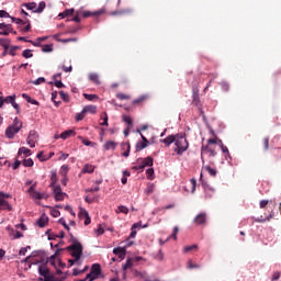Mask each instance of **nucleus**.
I'll use <instances>...</instances> for the list:
<instances>
[{"label":"nucleus","instance_id":"obj_1","mask_svg":"<svg viewBox=\"0 0 281 281\" xmlns=\"http://www.w3.org/2000/svg\"><path fill=\"white\" fill-rule=\"evenodd\" d=\"M216 145H217L216 138H209L206 145L201 146L202 167H205V158H204L205 154H209L210 158H214L215 156H217Z\"/></svg>","mask_w":281,"mask_h":281},{"label":"nucleus","instance_id":"obj_2","mask_svg":"<svg viewBox=\"0 0 281 281\" xmlns=\"http://www.w3.org/2000/svg\"><path fill=\"white\" fill-rule=\"evenodd\" d=\"M70 237L72 239V244L67 246V250H70V255L75 258V262L81 263L80 258L83 255V246L81 241H78V239L75 238L72 233H70Z\"/></svg>","mask_w":281,"mask_h":281},{"label":"nucleus","instance_id":"obj_3","mask_svg":"<svg viewBox=\"0 0 281 281\" xmlns=\"http://www.w3.org/2000/svg\"><path fill=\"white\" fill-rule=\"evenodd\" d=\"M175 145H176L175 151H177L179 156H181L184 151H187V149H189V142L186 134H176Z\"/></svg>","mask_w":281,"mask_h":281},{"label":"nucleus","instance_id":"obj_4","mask_svg":"<svg viewBox=\"0 0 281 281\" xmlns=\"http://www.w3.org/2000/svg\"><path fill=\"white\" fill-rule=\"evenodd\" d=\"M100 276H102L101 263H92L90 272H88V274H86V280H88V281L99 280Z\"/></svg>","mask_w":281,"mask_h":281},{"label":"nucleus","instance_id":"obj_5","mask_svg":"<svg viewBox=\"0 0 281 281\" xmlns=\"http://www.w3.org/2000/svg\"><path fill=\"white\" fill-rule=\"evenodd\" d=\"M48 261H42L38 266V273L44 278V281H55L54 274H49L50 270L47 266Z\"/></svg>","mask_w":281,"mask_h":281},{"label":"nucleus","instance_id":"obj_6","mask_svg":"<svg viewBox=\"0 0 281 281\" xmlns=\"http://www.w3.org/2000/svg\"><path fill=\"white\" fill-rule=\"evenodd\" d=\"M146 165H154V158L151 156H147L146 158H137L136 165L132 167L136 171H144Z\"/></svg>","mask_w":281,"mask_h":281},{"label":"nucleus","instance_id":"obj_7","mask_svg":"<svg viewBox=\"0 0 281 281\" xmlns=\"http://www.w3.org/2000/svg\"><path fill=\"white\" fill-rule=\"evenodd\" d=\"M5 198H10V193L0 191V211H12V204Z\"/></svg>","mask_w":281,"mask_h":281},{"label":"nucleus","instance_id":"obj_8","mask_svg":"<svg viewBox=\"0 0 281 281\" xmlns=\"http://www.w3.org/2000/svg\"><path fill=\"white\" fill-rule=\"evenodd\" d=\"M202 187L204 189V198L206 200H211L212 198H214L216 191H215V189L213 187H211L206 182H202Z\"/></svg>","mask_w":281,"mask_h":281},{"label":"nucleus","instance_id":"obj_9","mask_svg":"<svg viewBox=\"0 0 281 281\" xmlns=\"http://www.w3.org/2000/svg\"><path fill=\"white\" fill-rule=\"evenodd\" d=\"M40 136L36 132V130H31V132H29V136L26 138V143L31 146V147H35L37 140H38Z\"/></svg>","mask_w":281,"mask_h":281},{"label":"nucleus","instance_id":"obj_10","mask_svg":"<svg viewBox=\"0 0 281 281\" xmlns=\"http://www.w3.org/2000/svg\"><path fill=\"white\" fill-rule=\"evenodd\" d=\"M4 103H11L15 109L16 114H20V105L16 103V94H11L4 98Z\"/></svg>","mask_w":281,"mask_h":281},{"label":"nucleus","instance_id":"obj_11","mask_svg":"<svg viewBox=\"0 0 281 281\" xmlns=\"http://www.w3.org/2000/svg\"><path fill=\"white\" fill-rule=\"evenodd\" d=\"M137 132L140 134L142 140H138V143H136V150L140 151L142 149H145V147H147L149 140L148 138H146V136H144V134H142L140 130H137Z\"/></svg>","mask_w":281,"mask_h":281},{"label":"nucleus","instance_id":"obj_12","mask_svg":"<svg viewBox=\"0 0 281 281\" xmlns=\"http://www.w3.org/2000/svg\"><path fill=\"white\" fill-rule=\"evenodd\" d=\"M13 32L12 24L0 23V35H10Z\"/></svg>","mask_w":281,"mask_h":281},{"label":"nucleus","instance_id":"obj_13","mask_svg":"<svg viewBox=\"0 0 281 281\" xmlns=\"http://www.w3.org/2000/svg\"><path fill=\"white\" fill-rule=\"evenodd\" d=\"M193 222L195 224H206V222H207V213H205V212L198 213V215H195V217L193 218Z\"/></svg>","mask_w":281,"mask_h":281},{"label":"nucleus","instance_id":"obj_14","mask_svg":"<svg viewBox=\"0 0 281 281\" xmlns=\"http://www.w3.org/2000/svg\"><path fill=\"white\" fill-rule=\"evenodd\" d=\"M54 195H55V200L57 201L65 200V193L60 184H56V187H54Z\"/></svg>","mask_w":281,"mask_h":281},{"label":"nucleus","instance_id":"obj_15","mask_svg":"<svg viewBox=\"0 0 281 281\" xmlns=\"http://www.w3.org/2000/svg\"><path fill=\"white\" fill-rule=\"evenodd\" d=\"M10 44H11V40L4 38V37H0V46L3 47V57H5V55H8V50L10 48Z\"/></svg>","mask_w":281,"mask_h":281},{"label":"nucleus","instance_id":"obj_16","mask_svg":"<svg viewBox=\"0 0 281 281\" xmlns=\"http://www.w3.org/2000/svg\"><path fill=\"white\" fill-rule=\"evenodd\" d=\"M133 13V9H122L121 11H110L109 15H131Z\"/></svg>","mask_w":281,"mask_h":281},{"label":"nucleus","instance_id":"obj_17","mask_svg":"<svg viewBox=\"0 0 281 281\" xmlns=\"http://www.w3.org/2000/svg\"><path fill=\"white\" fill-rule=\"evenodd\" d=\"M15 125H14V121H13V124L12 125H9V127H7L5 130V136L8 138H14L15 136Z\"/></svg>","mask_w":281,"mask_h":281},{"label":"nucleus","instance_id":"obj_18","mask_svg":"<svg viewBox=\"0 0 281 281\" xmlns=\"http://www.w3.org/2000/svg\"><path fill=\"white\" fill-rule=\"evenodd\" d=\"M114 255H119L120 259H124L126 257V248H122V246H117L113 248Z\"/></svg>","mask_w":281,"mask_h":281},{"label":"nucleus","instance_id":"obj_19","mask_svg":"<svg viewBox=\"0 0 281 281\" xmlns=\"http://www.w3.org/2000/svg\"><path fill=\"white\" fill-rule=\"evenodd\" d=\"M8 229L10 231L9 235L12 239H19L20 237H23V233H21V231H14V228H10V226H8Z\"/></svg>","mask_w":281,"mask_h":281},{"label":"nucleus","instance_id":"obj_20","mask_svg":"<svg viewBox=\"0 0 281 281\" xmlns=\"http://www.w3.org/2000/svg\"><path fill=\"white\" fill-rule=\"evenodd\" d=\"M121 147L123 149L122 156H125V158H127L131 154V143H122Z\"/></svg>","mask_w":281,"mask_h":281},{"label":"nucleus","instance_id":"obj_21","mask_svg":"<svg viewBox=\"0 0 281 281\" xmlns=\"http://www.w3.org/2000/svg\"><path fill=\"white\" fill-rule=\"evenodd\" d=\"M70 136H76L75 130H66L65 132H61V134H60V138H63L64 140H66Z\"/></svg>","mask_w":281,"mask_h":281},{"label":"nucleus","instance_id":"obj_22","mask_svg":"<svg viewBox=\"0 0 281 281\" xmlns=\"http://www.w3.org/2000/svg\"><path fill=\"white\" fill-rule=\"evenodd\" d=\"M58 180L57 171H50V187L54 189L55 193V187H57L56 182Z\"/></svg>","mask_w":281,"mask_h":281},{"label":"nucleus","instance_id":"obj_23","mask_svg":"<svg viewBox=\"0 0 281 281\" xmlns=\"http://www.w3.org/2000/svg\"><path fill=\"white\" fill-rule=\"evenodd\" d=\"M49 222V217L48 215H42L38 220H37V225L41 226V227H44L46 226V224H48Z\"/></svg>","mask_w":281,"mask_h":281},{"label":"nucleus","instance_id":"obj_24","mask_svg":"<svg viewBox=\"0 0 281 281\" xmlns=\"http://www.w3.org/2000/svg\"><path fill=\"white\" fill-rule=\"evenodd\" d=\"M13 122H14L15 134H18L20 132V130H22L23 123H22V121H20L19 116H15V119H13Z\"/></svg>","mask_w":281,"mask_h":281},{"label":"nucleus","instance_id":"obj_25","mask_svg":"<svg viewBox=\"0 0 281 281\" xmlns=\"http://www.w3.org/2000/svg\"><path fill=\"white\" fill-rule=\"evenodd\" d=\"M115 147H117V143H115V140H106L103 145L105 150L115 149Z\"/></svg>","mask_w":281,"mask_h":281},{"label":"nucleus","instance_id":"obj_26","mask_svg":"<svg viewBox=\"0 0 281 281\" xmlns=\"http://www.w3.org/2000/svg\"><path fill=\"white\" fill-rule=\"evenodd\" d=\"M162 143H165V145L169 147L172 143H176V135L171 134L170 136H167L162 139Z\"/></svg>","mask_w":281,"mask_h":281},{"label":"nucleus","instance_id":"obj_27","mask_svg":"<svg viewBox=\"0 0 281 281\" xmlns=\"http://www.w3.org/2000/svg\"><path fill=\"white\" fill-rule=\"evenodd\" d=\"M89 79H90V81H93V83H97V86H99L101 83L100 77L97 72H90Z\"/></svg>","mask_w":281,"mask_h":281},{"label":"nucleus","instance_id":"obj_28","mask_svg":"<svg viewBox=\"0 0 281 281\" xmlns=\"http://www.w3.org/2000/svg\"><path fill=\"white\" fill-rule=\"evenodd\" d=\"M146 167H149L146 171L147 178L149 180H153L155 178V169H154L153 165H146Z\"/></svg>","mask_w":281,"mask_h":281},{"label":"nucleus","instance_id":"obj_29","mask_svg":"<svg viewBox=\"0 0 281 281\" xmlns=\"http://www.w3.org/2000/svg\"><path fill=\"white\" fill-rule=\"evenodd\" d=\"M22 98L26 99L27 103H32L33 105H40V101H37L36 99H32L30 94L23 93Z\"/></svg>","mask_w":281,"mask_h":281},{"label":"nucleus","instance_id":"obj_30","mask_svg":"<svg viewBox=\"0 0 281 281\" xmlns=\"http://www.w3.org/2000/svg\"><path fill=\"white\" fill-rule=\"evenodd\" d=\"M202 169L207 171L210 173V176H213V177L217 176V169H214L210 165H205L204 167H202Z\"/></svg>","mask_w":281,"mask_h":281},{"label":"nucleus","instance_id":"obj_31","mask_svg":"<svg viewBox=\"0 0 281 281\" xmlns=\"http://www.w3.org/2000/svg\"><path fill=\"white\" fill-rule=\"evenodd\" d=\"M86 114H87V109L85 105V108L81 110V112H78L76 114V121H83V119L86 117Z\"/></svg>","mask_w":281,"mask_h":281},{"label":"nucleus","instance_id":"obj_32","mask_svg":"<svg viewBox=\"0 0 281 281\" xmlns=\"http://www.w3.org/2000/svg\"><path fill=\"white\" fill-rule=\"evenodd\" d=\"M22 154L31 156L32 151L31 149H29V147H20V149L18 150V156H22Z\"/></svg>","mask_w":281,"mask_h":281},{"label":"nucleus","instance_id":"obj_33","mask_svg":"<svg viewBox=\"0 0 281 281\" xmlns=\"http://www.w3.org/2000/svg\"><path fill=\"white\" fill-rule=\"evenodd\" d=\"M90 113V114H97L98 112V106L97 105H86V114L87 113Z\"/></svg>","mask_w":281,"mask_h":281},{"label":"nucleus","instance_id":"obj_34","mask_svg":"<svg viewBox=\"0 0 281 281\" xmlns=\"http://www.w3.org/2000/svg\"><path fill=\"white\" fill-rule=\"evenodd\" d=\"M24 24H26V26L20 27V31H21L22 33H29V32L31 31V29H32L30 20H26V21L24 22Z\"/></svg>","mask_w":281,"mask_h":281},{"label":"nucleus","instance_id":"obj_35","mask_svg":"<svg viewBox=\"0 0 281 281\" xmlns=\"http://www.w3.org/2000/svg\"><path fill=\"white\" fill-rule=\"evenodd\" d=\"M101 123L100 125H106L109 126V114H106V112H103V114H101Z\"/></svg>","mask_w":281,"mask_h":281},{"label":"nucleus","instance_id":"obj_36","mask_svg":"<svg viewBox=\"0 0 281 281\" xmlns=\"http://www.w3.org/2000/svg\"><path fill=\"white\" fill-rule=\"evenodd\" d=\"M83 173H93L94 171V167L93 165H85L83 169H82Z\"/></svg>","mask_w":281,"mask_h":281},{"label":"nucleus","instance_id":"obj_37","mask_svg":"<svg viewBox=\"0 0 281 281\" xmlns=\"http://www.w3.org/2000/svg\"><path fill=\"white\" fill-rule=\"evenodd\" d=\"M24 7H26L29 11H33L34 13H36V7H37L36 2H29L24 4Z\"/></svg>","mask_w":281,"mask_h":281},{"label":"nucleus","instance_id":"obj_38","mask_svg":"<svg viewBox=\"0 0 281 281\" xmlns=\"http://www.w3.org/2000/svg\"><path fill=\"white\" fill-rule=\"evenodd\" d=\"M138 226H140L139 222H135L132 226V232L130 234V237L133 238V237H136L137 235V231H135V228H137Z\"/></svg>","mask_w":281,"mask_h":281},{"label":"nucleus","instance_id":"obj_39","mask_svg":"<svg viewBox=\"0 0 281 281\" xmlns=\"http://www.w3.org/2000/svg\"><path fill=\"white\" fill-rule=\"evenodd\" d=\"M100 12L92 13L91 11H81L82 18H92L93 15H100Z\"/></svg>","mask_w":281,"mask_h":281},{"label":"nucleus","instance_id":"obj_40","mask_svg":"<svg viewBox=\"0 0 281 281\" xmlns=\"http://www.w3.org/2000/svg\"><path fill=\"white\" fill-rule=\"evenodd\" d=\"M193 103L195 105H199L200 103V97H199V90L196 89H193Z\"/></svg>","mask_w":281,"mask_h":281},{"label":"nucleus","instance_id":"obj_41","mask_svg":"<svg viewBox=\"0 0 281 281\" xmlns=\"http://www.w3.org/2000/svg\"><path fill=\"white\" fill-rule=\"evenodd\" d=\"M147 99H148V94H142L137 99H134L133 103L134 104L143 103V101H146Z\"/></svg>","mask_w":281,"mask_h":281},{"label":"nucleus","instance_id":"obj_42","mask_svg":"<svg viewBox=\"0 0 281 281\" xmlns=\"http://www.w3.org/2000/svg\"><path fill=\"white\" fill-rule=\"evenodd\" d=\"M22 57H24L25 59H30L31 57H34V55L30 48H26L25 50H23Z\"/></svg>","mask_w":281,"mask_h":281},{"label":"nucleus","instance_id":"obj_43","mask_svg":"<svg viewBox=\"0 0 281 281\" xmlns=\"http://www.w3.org/2000/svg\"><path fill=\"white\" fill-rule=\"evenodd\" d=\"M46 9V2H40L38 7L35 8V13H43Z\"/></svg>","mask_w":281,"mask_h":281},{"label":"nucleus","instance_id":"obj_44","mask_svg":"<svg viewBox=\"0 0 281 281\" xmlns=\"http://www.w3.org/2000/svg\"><path fill=\"white\" fill-rule=\"evenodd\" d=\"M32 195H33V198H35V200H43V198H44V193L36 191V187L34 188V192L32 193Z\"/></svg>","mask_w":281,"mask_h":281},{"label":"nucleus","instance_id":"obj_45","mask_svg":"<svg viewBox=\"0 0 281 281\" xmlns=\"http://www.w3.org/2000/svg\"><path fill=\"white\" fill-rule=\"evenodd\" d=\"M11 22L18 24L20 31H21V27H22L21 25H22V24H25L24 20H21V18H11Z\"/></svg>","mask_w":281,"mask_h":281},{"label":"nucleus","instance_id":"obj_46","mask_svg":"<svg viewBox=\"0 0 281 281\" xmlns=\"http://www.w3.org/2000/svg\"><path fill=\"white\" fill-rule=\"evenodd\" d=\"M53 44H45L44 46H42V52L43 53H52L53 52Z\"/></svg>","mask_w":281,"mask_h":281},{"label":"nucleus","instance_id":"obj_47","mask_svg":"<svg viewBox=\"0 0 281 281\" xmlns=\"http://www.w3.org/2000/svg\"><path fill=\"white\" fill-rule=\"evenodd\" d=\"M122 120L124 121V123H127V125H133L132 116H128L127 114H123Z\"/></svg>","mask_w":281,"mask_h":281},{"label":"nucleus","instance_id":"obj_48","mask_svg":"<svg viewBox=\"0 0 281 281\" xmlns=\"http://www.w3.org/2000/svg\"><path fill=\"white\" fill-rule=\"evenodd\" d=\"M133 259H126L125 263H123V271H127L128 268H132Z\"/></svg>","mask_w":281,"mask_h":281},{"label":"nucleus","instance_id":"obj_49","mask_svg":"<svg viewBox=\"0 0 281 281\" xmlns=\"http://www.w3.org/2000/svg\"><path fill=\"white\" fill-rule=\"evenodd\" d=\"M23 165H24V167H33V165H34L33 158H24Z\"/></svg>","mask_w":281,"mask_h":281},{"label":"nucleus","instance_id":"obj_50","mask_svg":"<svg viewBox=\"0 0 281 281\" xmlns=\"http://www.w3.org/2000/svg\"><path fill=\"white\" fill-rule=\"evenodd\" d=\"M116 98L120 99L121 101L131 99L130 94H125L124 92H117Z\"/></svg>","mask_w":281,"mask_h":281},{"label":"nucleus","instance_id":"obj_51","mask_svg":"<svg viewBox=\"0 0 281 281\" xmlns=\"http://www.w3.org/2000/svg\"><path fill=\"white\" fill-rule=\"evenodd\" d=\"M117 213H125L127 214L128 213V206H125L124 204H121L119 207H117Z\"/></svg>","mask_w":281,"mask_h":281},{"label":"nucleus","instance_id":"obj_52","mask_svg":"<svg viewBox=\"0 0 281 281\" xmlns=\"http://www.w3.org/2000/svg\"><path fill=\"white\" fill-rule=\"evenodd\" d=\"M280 278H281L280 270H276V272L272 273L271 280L277 281V280H280Z\"/></svg>","mask_w":281,"mask_h":281},{"label":"nucleus","instance_id":"obj_53","mask_svg":"<svg viewBox=\"0 0 281 281\" xmlns=\"http://www.w3.org/2000/svg\"><path fill=\"white\" fill-rule=\"evenodd\" d=\"M85 99H87L88 101H94L95 99H99L98 94H83Z\"/></svg>","mask_w":281,"mask_h":281},{"label":"nucleus","instance_id":"obj_54","mask_svg":"<svg viewBox=\"0 0 281 281\" xmlns=\"http://www.w3.org/2000/svg\"><path fill=\"white\" fill-rule=\"evenodd\" d=\"M69 171V165H61L60 172L63 176L67 177V173Z\"/></svg>","mask_w":281,"mask_h":281},{"label":"nucleus","instance_id":"obj_55","mask_svg":"<svg viewBox=\"0 0 281 281\" xmlns=\"http://www.w3.org/2000/svg\"><path fill=\"white\" fill-rule=\"evenodd\" d=\"M58 222H59V224H63V226H64L67 231H70V226H69V224H67L65 217H59Z\"/></svg>","mask_w":281,"mask_h":281},{"label":"nucleus","instance_id":"obj_56","mask_svg":"<svg viewBox=\"0 0 281 281\" xmlns=\"http://www.w3.org/2000/svg\"><path fill=\"white\" fill-rule=\"evenodd\" d=\"M198 248V244H192L191 246H184L183 250L184 252H190V250H194Z\"/></svg>","mask_w":281,"mask_h":281},{"label":"nucleus","instance_id":"obj_57","mask_svg":"<svg viewBox=\"0 0 281 281\" xmlns=\"http://www.w3.org/2000/svg\"><path fill=\"white\" fill-rule=\"evenodd\" d=\"M18 49H19V46H11V48H9V55H12V57H15Z\"/></svg>","mask_w":281,"mask_h":281},{"label":"nucleus","instance_id":"obj_58","mask_svg":"<svg viewBox=\"0 0 281 281\" xmlns=\"http://www.w3.org/2000/svg\"><path fill=\"white\" fill-rule=\"evenodd\" d=\"M46 79L45 77H38L37 79H35V81H33V83L35 86H40L41 83H45Z\"/></svg>","mask_w":281,"mask_h":281},{"label":"nucleus","instance_id":"obj_59","mask_svg":"<svg viewBox=\"0 0 281 281\" xmlns=\"http://www.w3.org/2000/svg\"><path fill=\"white\" fill-rule=\"evenodd\" d=\"M80 15H82V11H77L75 18H72V22H81Z\"/></svg>","mask_w":281,"mask_h":281},{"label":"nucleus","instance_id":"obj_60","mask_svg":"<svg viewBox=\"0 0 281 281\" xmlns=\"http://www.w3.org/2000/svg\"><path fill=\"white\" fill-rule=\"evenodd\" d=\"M59 95L63 99V101H69V94L64 92V90H60Z\"/></svg>","mask_w":281,"mask_h":281},{"label":"nucleus","instance_id":"obj_61","mask_svg":"<svg viewBox=\"0 0 281 281\" xmlns=\"http://www.w3.org/2000/svg\"><path fill=\"white\" fill-rule=\"evenodd\" d=\"M191 193H194L195 189H196V178H191Z\"/></svg>","mask_w":281,"mask_h":281},{"label":"nucleus","instance_id":"obj_62","mask_svg":"<svg viewBox=\"0 0 281 281\" xmlns=\"http://www.w3.org/2000/svg\"><path fill=\"white\" fill-rule=\"evenodd\" d=\"M85 224H86V225L91 224V217H90L88 211H86V214H85Z\"/></svg>","mask_w":281,"mask_h":281},{"label":"nucleus","instance_id":"obj_63","mask_svg":"<svg viewBox=\"0 0 281 281\" xmlns=\"http://www.w3.org/2000/svg\"><path fill=\"white\" fill-rule=\"evenodd\" d=\"M50 215H53V217H59L60 211L58 209H53Z\"/></svg>","mask_w":281,"mask_h":281},{"label":"nucleus","instance_id":"obj_64","mask_svg":"<svg viewBox=\"0 0 281 281\" xmlns=\"http://www.w3.org/2000/svg\"><path fill=\"white\" fill-rule=\"evenodd\" d=\"M188 266L189 268H200L199 263H194L192 259L188 260Z\"/></svg>","mask_w":281,"mask_h":281}]
</instances>
